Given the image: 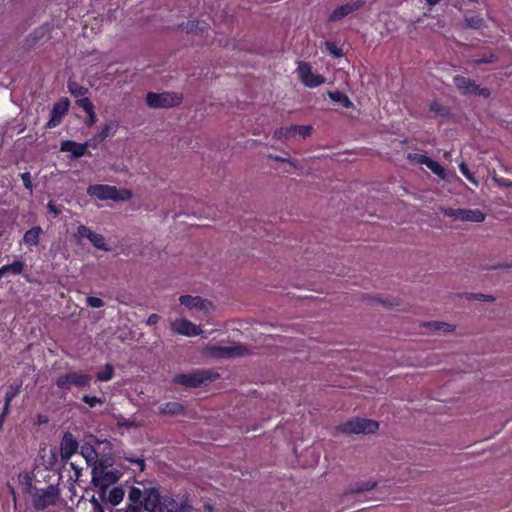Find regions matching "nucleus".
<instances>
[{
	"label": "nucleus",
	"mask_w": 512,
	"mask_h": 512,
	"mask_svg": "<svg viewBox=\"0 0 512 512\" xmlns=\"http://www.w3.org/2000/svg\"><path fill=\"white\" fill-rule=\"evenodd\" d=\"M132 504H139L147 512H178L179 504L168 495H160L154 487L143 489L130 486V512H139V508Z\"/></svg>",
	"instance_id": "1"
},
{
	"label": "nucleus",
	"mask_w": 512,
	"mask_h": 512,
	"mask_svg": "<svg viewBox=\"0 0 512 512\" xmlns=\"http://www.w3.org/2000/svg\"><path fill=\"white\" fill-rule=\"evenodd\" d=\"M31 498L32 505L37 511H44L51 506L66 505V501L61 498L59 488L55 485L34 489Z\"/></svg>",
	"instance_id": "2"
},
{
	"label": "nucleus",
	"mask_w": 512,
	"mask_h": 512,
	"mask_svg": "<svg viewBox=\"0 0 512 512\" xmlns=\"http://www.w3.org/2000/svg\"><path fill=\"white\" fill-rule=\"evenodd\" d=\"M219 378V374L210 370H197L191 373H179L174 375L173 382L175 384L186 387H200L208 381Z\"/></svg>",
	"instance_id": "3"
},
{
	"label": "nucleus",
	"mask_w": 512,
	"mask_h": 512,
	"mask_svg": "<svg viewBox=\"0 0 512 512\" xmlns=\"http://www.w3.org/2000/svg\"><path fill=\"white\" fill-rule=\"evenodd\" d=\"M249 350L245 345L233 344L224 346L221 344H211L206 347V353L217 359H230L248 354Z\"/></svg>",
	"instance_id": "4"
},
{
	"label": "nucleus",
	"mask_w": 512,
	"mask_h": 512,
	"mask_svg": "<svg viewBox=\"0 0 512 512\" xmlns=\"http://www.w3.org/2000/svg\"><path fill=\"white\" fill-rule=\"evenodd\" d=\"M182 95L175 92H148L146 102L150 108H171L181 104Z\"/></svg>",
	"instance_id": "5"
},
{
	"label": "nucleus",
	"mask_w": 512,
	"mask_h": 512,
	"mask_svg": "<svg viewBox=\"0 0 512 512\" xmlns=\"http://www.w3.org/2000/svg\"><path fill=\"white\" fill-rule=\"evenodd\" d=\"M378 428L377 421L363 418L351 419L339 426V430L346 434H371Z\"/></svg>",
	"instance_id": "6"
},
{
	"label": "nucleus",
	"mask_w": 512,
	"mask_h": 512,
	"mask_svg": "<svg viewBox=\"0 0 512 512\" xmlns=\"http://www.w3.org/2000/svg\"><path fill=\"white\" fill-rule=\"evenodd\" d=\"M120 478V474L115 469H108L103 463L95 465L92 468V482L100 490L107 489L110 485L116 483Z\"/></svg>",
	"instance_id": "7"
},
{
	"label": "nucleus",
	"mask_w": 512,
	"mask_h": 512,
	"mask_svg": "<svg viewBox=\"0 0 512 512\" xmlns=\"http://www.w3.org/2000/svg\"><path fill=\"white\" fill-rule=\"evenodd\" d=\"M91 376L80 372H69L60 375L56 385L62 390H71L72 387L84 388L90 384Z\"/></svg>",
	"instance_id": "8"
},
{
	"label": "nucleus",
	"mask_w": 512,
	"mask_h": 512,
	"mask_svg": "<svg viewBox=\"0 0 512 512\" xmlns=\"http://www.w3.org/2000/svg\"><path fill=\"white\" fill-rule=\"evenodd\" d=\"M453 82L459 92L463 95H478L484 98H489L491 95L490 89L486 87H479L474 80L465 76L456 75L453 78Z\"/></svg>",
	"instance_id": "9"
},
{
	"label": "nucleus",
	"mask_w": 512,
	"mask_h": 512,
	"mask_svg": "<svg viewBox=\"0 0 512 512\" xmlns=\"http://www.w3.org/2000/svg\"><path fill=\"white\" fill-rule=\"evenodd\" d=\"M297 71L301 82L308 88H316L325 82V77L314 74L311 65L307 62H300Z\"/></svg>",
	"instance_id": "10"
},
{
	"label": "nucleus",
	"mask_w": 512,
	"mask_h": 512,
	"mask_svg": "<svg viewBox=\"0 0 512 512\" xmlns=\"http://www.w3.org/2000/svg\"><path fill=\"white\" fill-rule=\"evenodd\" d=\"M87 194L95 196L100 200H119L124 199V196L114 186L110 185H91L87 189Z\"/></svg>",
	"instance_id": "11"
},
{
	"label": "nucleus",
	"mask_w": 512,
	"mask_h": 512,
	"mask_svg": "<svg viewBox=\"0 0 512 512\" xmlns=\"http://www.w3.org/2000/svg\"><path fill=\"white\" fill-rule=\"evenodd\" d=\"M363 2L360 0L348 2L336 7L328 17L329 22H337L361 9Z\"/></svg>",
	"instance_id": "12"
},
{
	"label": "nucleus",
	"mask_w": 512,
	"mask_h": 512,
	"mask_svg": "<svg viewBox=\"0 0 512 512\" xmlns=\"http://www.w3.org/2000/svg\"><path fill=\"white\" fill-rule=\"evenodd\" d=\"M69 107V100L67 98H63L57 103L54 104L52 111H51V117L49 121L46 124L47 128H54L58 126L61 123V120L63 116L68 111Z\"/></svg>",
	"instance_id": "13"
},
{
	"label": "nucleus",
	"mask_w": 512,
	"mask_h": 512,
	"mask_svg": "<svg viewBox=\"0 0 512 512\" xmlns=\"http://www.w3.org/2000/svg\"><path fill=\"white\" fill-rule=\"evenodd\" d=\"M172 329L181 335L198 336L202 330L199 326L186 319H177L172 323Z\"/></svg>",
	"instance_id": "14"
},
{
	"label": "nucleus",
	"mask_w": 512,
	"mask_h": 512,
	"mask_svg": "<svg viewBox=\"0 0 512 512\" xmlns=\"http://www.w3.org/2000/svg\"><path fill=\"white\" fill-rule=\"evenodd\" d=\"M78 442L75 437L67 432L64 434L60 444L61 458L64 460L69 459L78 449Z\"/></svg>",
	"instance_id": "15"
},
{
	"label": "nucleus",
	"mask_w": 512,
	"mask_h": 512,
	"mask_svg": "<svg viewBox=\"0 0 512 512\" xmlns=\"http://www.w3.org/2000/svg\"><path fill=\"white\" fill-rule=\"evenodd\" d=\"M77 236L81 239H88L96 248L106 249L103 236L95 233L85 225H80L78 227Z\"/></svg>",
	"instance_id": "16"
},
{
	"label": "nucleus",
	"mask_w": 512,
	"mask_h": 512,
	"mask_svg": "<svg viewBox=\"0 0 512 512\" xmlns=\"http://www.w3.org/2000/svg\"><path fill=\"white\" fill-rule=\"evenodd\" d=\"M414 159L419 164L425 165L427 168H429L435 175L441 178L445 177V169L437 161L422 154H414Z\"/></svg>",
	"instance_id": "17"
},
{
	"label": "nucleus",
	"mask_w": 512,
	"mask_h": 512,
	"mask_svg": "<svg viewBox=\"0 0 512 512\" xmlns=\"http://www.w3.org/2000/svg\"><path fill=\"white\" fill-rule=\"evenodd\" d=\"M179 301L189 309L196 308L199 310H207L208 306L211 305L208 300L202 299L200 296L182 295Z\"/></svg>",
	"instance_id": "18"
},
{
	"label": "nucleus",
	"mask_w": 512,
	"mask_h": 512,
	"mask_svg": "<svg viewBox=\"0 0 512 512\" xmlns=\"http://www.w3.org/2000/svg\"><path fill=\"white\" fill-rule=\"evenodd\" d=\"M62 152L71 153L73 158H80L86 154L87 144H80L73 141H63L60 146Z\"/></svg>",
	"instance_id": "19"
},
{
	"label": "nucleus",
	"mask_w": 512,
	"mask_h": 512,
	"mask_svg": "<svg viewBox=\"0 0 512 512\" xmlns=\"http://www.w3.org/2000/svg\"><path fill=\"white\" fill-rule=\"evenodd\" d=\"M81 455L85 458L87 464L89 466H92L93 468L95 465H99V463H103L102 461H99L98 459V453L94 446L90 442H85L81 446L80 450Z\"/></svg>",
	"instance_id": "20"
},
{
	"label": "nucleus",
	"mask_w": 512,
	"mask_h": 512,
	"mask_svg": "<svg viewBox=\"0 0 512 512\" xmlns=\"http://www.w3.org/2000/svg\"><path fill=\"white\" fill-rule=\"evenodd\" d=\"M125 491L121 487H113L107 492V489L101 490V497L112 505H118L124 498Z\"/></svg>",
	"instance_id": "21"
},
{
	"label": "nucleus",
	"mask_w": 512,
	"mask_h": 512,
	"mask_svg": "<svg viewBox=\"0 0 512 512\" xmlns=\"http://www.w3.org/2000/svg\"><path fill=\"white\" fill-rule=\"evenodd\" d=\"M485 220V214L479 209H463L460 221L481 223Z\"/></svg>",
	"instance_id": "22"
},
{
	"label": "nucleus",
	"mask_w": 512,
	"mask_h": 512,
	"mask_svg": "<svg viewBox=\"0 0 512 512\" xmlns=\"http://www.w3.org/2000/svg\"><path fill=\"white\" fill-rule=\"evenodd\" d=\"M42 233L43 230L40 226H34L25 232L23 242L29 247L37 246Z\"/></svg>",
	"instance_id": "23"
},
{
	"label": "nucleus",
	"mask_w": 512,
	"mask_h": 512,
	"mask_svg": "<svg viewBox=\"0 0 512 512\" xmlns=\"http://www.w3.org/2000/svg\"><path fill=\"white\" fill-rule=\"evenodd\" d=\"M21 386H22V382L20 381L18 383L11 384L8 387L6 394H5L3 417H6V415L8 414L10 403H11L12 399L15 398L19 394Z\"/></svg>",
	"instance_id": "24"
},
{
	"label": "nucleus",
	"mask_w": 512,
	"mask_h": 512,
	"mask_svg": "<svg viewBox=\"0 0 512 512\" xmlns=\"http://www.w3.org/2000/svg\"><path fill=\"white\" fill-rule=\"evenodd\" d=\"M24 262L22 261H14L13 263L11 264H8V265H4L0 268L1 272L3 273L4 276L6 275H18V274H21L23 269H24Z\"/></svg>",
	"instance_id": "25"
},
{
	"label": "nucleus",
	"mask_w": 512,
	"mask_h": 512,
	"mask_svg": "<svg viewBox=\"0 0 512 512\" xmlns=\"http://www.w3.org/2000/svg\"><path fill=\"white\" fill-rule=\"evenodd\" d=\"M464 28L481 29L484 27V19L479 15L465 16L463 21Z\"/></svg>",
	"instance_id": "26"
},
{
	"label": "nucleus",
	"mask_w": 512,
	"mask_h": 512,
	"mask_svg": "<svg viewBox=\"0 0 512 512\" xmlns=\"http://www.w3.org/2000/svg\"><path fill=\"white\" fill-rule=\"evenodd\" d=\"M429 110L441 118L449 117L451 114L450 108L438 101H432L429 105Z\"/></svg>",
	"instance_id": "27"
},
{
	"label": "nucleus",
	"mask_w": 512,
	"mask_h": 512,
	"mask_svg": "<svg viewBox=\"0 0 512 512\" xmlns=\"http://www.w3.org/2000/svg\"><path fill=\"white\" fill-rule=\"evenodd\" d=\"M184 407L178 402H167L160 407V412L169 415H178L182 413Z\"/></svg>",
	"instance_id": "28"
},
{
	"label": "nucleus",
	"mask_w": 512,
	"mask_h": 512,
	"mask_svg": "<svg viewBox=\"0 0 512 512\" xmlns=\"http://www.w3.org/2000/svg\"><path fill=\"white\" fill-rule=\"evenodd\" d=\"M377 483L375 481H364V482H357L354 485H352L349 488V493L351 494H358L365 491H370L374 487H376Z\"/></svg>",
	"instance_id": "29"
},
{
	"label": "nucleus",
	"mask_w": 512,
	"mask_h": 512,
	"mask_svg": "<svg viewBox=\"0 0 512 512\" xmlns=\"http://www.w3.org/2000/svg\"><path fill=\"white\" fill-rule=\"evenodd\" d=\"M424 327H428L434 331H442L444 333L451 332L454 330V326L445 322L432 321L423 323Z\"/></svg>",
	"instance_id": "30"
},
{
	"label": "nucleus",
	"mask_w": 512,
	"mask_h": 512,
	"mask_svg": "<svg viewBox=\"0 0 512 512\" xmlns=\"http://www.w3.org/2000/svg\"><path fill=\"white\" fill-rule=\"evenodd\" d=\"M329 97L332 101L340 103L345 108H350L352 106L351 100L342 92H330Z\"/></svg>",
	"instance_id": "31"
},
{
	"label": "nucleus",
	"mask_w": 512,
	"mask_h": 512,
	"mask_svg": "<svg viewBox=\"0 0 512 512\" xmlns=\"http://www.w3.org/2000/svg\"><path fill=\"white\" fill-rule=\"evenodd\" d=\"M68 89H69V92L75 96V97H85V95L87 94L88 92V89L79 85L78 83L76 82H69L68 83Z\"/></svg>",
	"instance_id": "32"
},
{
	"label": "nucleus",
	"mask_w": 512,
	"mask_h": 512,
	"mask_svg": "<svg viewBox=\"0 0 512 512\" xmlns=\"http://www.w3.org/2000/svg\"><path fill=\"white\" fill-rule=\"evenodd\" d=\"M291 131H297L303 138H306L307 136H309L311 134L312 127L309 125H307V126L294 125V126H291V128H289L287 130V133H289Z\"/></svg>",
	"instance_id": "33"
},
{
	"label": "nucleus",
	"mask_w": 512,
	"mask_h": 512,
	"mask_svg": "<svg viewBox=\"0 0 512 512\" xmlns=\"http://www.w3.org/2000/svg\"><path fill=\"white\" fill-rule=\"evenodd\" d=\"M129 462H130V471L131 470L133 472H136V471L142 472V471H144L145 462H144L143 459L130 457Z\"/></svg>",
	"instance_id": "34"
},
{
	"label": "nucleus",
	"mask_w": 512,
	"mask_h": 512,
	"mask_svg": "<svg viewBox=\"0 0 512 512\" xmlns=\"http://www.w3.org/2000/svg\"><path fill=\"white\" fill-rule=\"evenodd\" d=\"M462 208H452L448 207L442 210L443 214L449 218H453L454 220H460V216H462Z\"/></svg>",
	"instance_id": "35"
},
{
	"label": "nucleus",
	"mask_w": 512,
	"mask_h": 512,
	"mask_svg": "<svg viewBox=\"0 0 512 512\" xmlns=\"http://www.w3.org/2000/svg\"><path fill=\"white\" fill-rule=\"evenodd\" d=\"M77 105L82 108L86 113L94 109V105L87 97H82L77 100Z\"/></svg>",
	"instance_id": "36"
},
{
	"label": "nucleus",
	"mask_w": 512,
	"mask_h": 512,
	"mask_svg": "<svg viewBox=\"0 0 512 512\" xmlns=\"http://www.w3.org/2000/svg\"><path fill=\"white\" fill-rule=\"evenodd\" d=\"M326 49L335 57H342L343 51L340 47H338L334 42L327 41L325 43Z\"/></svg>",
	"instance_id": "37"
},
{
	"label": "nucleus",
	"mask_w": 512,
	"mask_h": 512,
	"mask_svg": "<svg viewBox=\"0 0 512 512\" xmlns=\"http://www.w3.org/2000/svg\"><path fill=\"white\" fill-rule=\"evenodd\" d=\"M459 169H460V172L462 173V175L467 179L469 180L470 182L472 183H477V181L475 180L473 174L471 173L468 165L464 162H462L460 165H459Z\"/></svg>",
	"instance_id": "38"
},
{
	"label": "nucleus",
	"mask_w": 512,
	"mask_h": 512,
	"mask_svg": "<svg viewBox=\"0 0 512 512\" xmlns=\"http://www.w3.org/2000/svg\"><path fill=\"white\" fill-rule=\"evenodd\" d=\"M113 373V369L110 365H107L104 370L100 371L97 374V378L100 381H108L111 379Z\"/></svg>",
	"instance_id": "39"
},
{
	"label": "nucleus",
	"mask_w": 512,
	"mask_h": 512,
	"mask_svg": "<svg viewBox=\"0 0 512 512\" xmlns=\"http://www.w3.org/2000/svg\"><path fill=\"white\" fill-rule=\"evenodd\" d=\"M82 400L90 407H95L97 404H102L104 402L102 398L88 395H84Z\"/></svg>",
	"instance_id": "40"
},
{
	"label": "nucleus",
	"mask_w": 512,
	"mask_h": 512,
	"mask_svg": "<svg viewBox=\"0 0 512 512\" xmlns=\"http://www.w3.org/2000/svg\"><path fill=\"white\" fill-rule=\"evenodd\" d=\"M467 298L477 300V301H493L494 300L493 296L485 295L482 293H470V294H467Z\"/></svg>",
	"instance_id": "41"
},
{
	"label": "nucleus",
	"mask_w": 512,
	"mask_h": 512,
	"mask_svg": "<svg viewBox=\"0 0 512 512\" xmlns=\"http://www.w3.org/2000/svg\"><path fill=\"white\" fill-rule=\"evenodd\" d=\"M114 130V125L113 124H106L102 130L99 132V134L97 135V137L99 138V141H103L104 139H106L111 131Z\"/></svg>",
	"instance_id": "42"
},
{
	"label": "nucleus",
	"mask_w": 512,
	"mask_h": 512,
	"mask_svg": "<svg viewBox=\"0 0 512 512\" xmlns=\"http://www.w3.org/2000/svg\"><path fill=\"white\" fill-rule=\"evenodd\" d=\"M497 59L496 55L490 53V54H484L481 58L476 59L474 62L476 64H483V63H493Z\"/></svg>",
	"instance_id": "43"
},
{
	"label": "nucleus",
	"mask_w": 512,
	"mask_h": 512,
	"mask_svg": "<svg viewBox=\"0 0 512 512\" xmlns=\"http://www.w3.org/2000/svg\"><path fill=\"white\" fill-rule=\"evenodd\" d=\"M21 179L23 181V184L26 189H28L30 192H32L33 185L31 181V175L29 172H24L21 174Z\"/></svg>",
	"instance_id": "44"
},
{
	"label": "nucleus",
	"mask_w": 512,
	"mask_h": 512,
	"mask_svg": "<svg viewBox=\"0 0 512 512\" xmlns=\"http://www.w3.org/2000/svg\"><path fill=\"white\" fill-rule=\"evenodd\" d=\"M87 303L90 307H93V308H100L104 305V302L102 299H100L98 297H93V296H90L87 298Z\"/></svg>",
	"instance_id": "45"
},
{
	"label": "nucleus",
	"mask_w": 512,
	"mask_h": 512,
	"mask_svg": "<svg viewBox=\"0 0 512 512\" xmlns=\"http://www.w3.org/2000/svg\"><path fill=\"white\" fill-rule=\"evenodd\" d=\"M199 25V22L198 21H188L187 22V25H186V30L187 32L191 33V32H194L196 30H200L201 32L204 31V26L203 27H198Z\"/></svg>",
	"instance_id": "46"
},
{
	"label": "nucleus",
	"mask_w": 512,
	"mask_h": 512,
	"mask_svg": "<svg viewBox=\"0 0 512 512\" xmlns=\"http://www.w3.org/2000/svg\"><path fill=\"white\" fill-rule=\"evenodd\" d=\"M90 506V512H104L100 502L95 497L90 500Z\"/></svg>",
	"instance_id": "47"
},
{
	"label": "nucleus",
	"mask_w": 512,
	"mask_h": 512,
	"mask_svg": "<svg viewBox=\"0 0 512 512\" xmlns=\"http://www.w3.org/2000/svg\"><path fill=\"white\" fill-rule=\"evenodd\" d=\"M47 208H48L49 212L54 214L55 216H57L61 213V209L58 206H56L52 201H50L47 204Z\"/></svg>",
	"instance_id": "48"
},
{
	"label": "nucleus",
	"mask_w": 512,
	"mask_h": 512,
	"mask_svg": "<svg viewBox=\"0 0 512 512\" xmlns=\"http://www.w3.org/2000/svg\"><path fill=\"white\" fill-rule=\"evenodd\" d=\"M160 320V316L157 315V314H151L149 317H148V320H147V324L148 325H155L158 323V321Z\"/></svg>",
	"instance_id": "49"
},
{
	"label": "nucleus",
	"mask_w": 512,
	"mask_h": 512,
	"mask_svg": "<svg viewBox=\"0 0 512 512\" xmlns=\"http://www.w3.org/2000/svg\"><path fill=\"white\" fill-rule=\"evenodd\" d=\"M87 114H88L87 124L89 126H92L96 122V115H95L94 109L91 110V112H88Z\"/></svg>",
	"instance_id": "50"
},
{
	"label": "nucleus",
	"mask_w": 512,
	"mask_h": 512,
	"mask_svg": "<svg viewBox=\"0 0 512 512\" xmlns=\"http://www.w3.org/2000/svg\"><path fill=\"white\" fill-rule=\"evenodd\" d=\"M99 142H100V141H99V138H98V137H96V138H94V139H91V140H89V141H86L84 144H87V148L91 147V148L95 149V148L97 147V145H98V143H99Z\"/></svg>",
	"instance_id": "51"
},
{
	"label": "nucleus",
	"mask_w": 512,
	"mask_h": 512,
	"mask_svg": "<svg viewBox=\"0 0 512 512\" xmlns=\"http://www.w3.org/2000/svg\"><path fill=\"white\" fill-rule=\"evenodd\" d=\"M47 421H48V419H47V417H46V416H41V415H40V416L38 417V423H39V424L47 423Z\"/></svg>",
	"instance_id": "52"
},
{
	"label": "nucleus",
	"mask_w": 512,
	"mask_h": 512,
	"mask_svg": "<svg viewBox=\"0 0 512 512\" xmlns=\"http://www.w3.org/2000/svg\"><path fill=\"white\" fill-rule=\"evenodd\" d=\"M440 0H426V2L429 4V5H435L439 2Z\"/></svg>",
	"instance_id": "53"
},
{
	"label": "nucleus",
	"mask_w": 512,
	"mask_h": 512,
	"mask_svg": "<svg viewBox=\"0 0 512 512\" xmlns=\"http://www.w3.org/2000/svg\"><path fill=\"white\" fill-rule=\"evenodd\" d=\"M72 468L76 471V476H79V470L76 468L74 463H71Z\"/></svg>",
	"instance_id": "54"
},
{
	"label": "nucleus",
	"mask_w": 512,
	"mask_h": 512,
	"mask_svg": "<svg viewBox=\"0 0 512 512\" xmlns=\"http://www.w3.org/2000/svg\"><path fill=\"white\" fill-rule=\"evenodd\" d=\"M504 184H505L506 186H510V185H512V182H511L510 180H507V181H505V183H504Z\"/></svg>",
	"instance_id": "55"
},
{
	"label": "nucleus",
	"mask_w": 512,
	"mask_h": 512,
	"mask_svg": "<svg viewBox=\"0 0 512 512\" xmlns=\"http://www.w3.org/2000/svg\"><path fill=\"white\" fill-rule=\"evenodd\" d=\"M133 481H134V482H136V483H138V480L136 479V477H135V476H133Z\"/></svg>",
	"instance_id": "56"
}]
</instances>
